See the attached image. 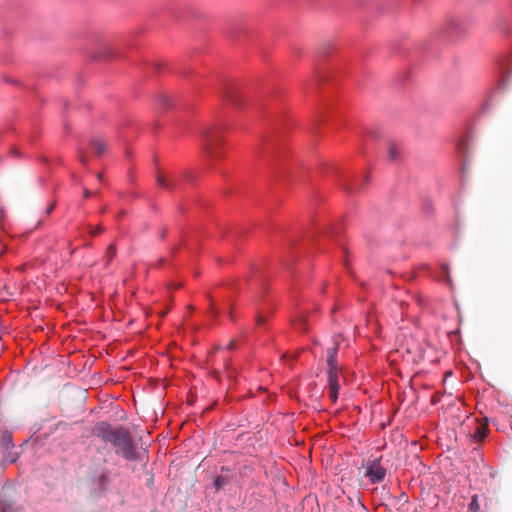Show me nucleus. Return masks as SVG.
<instances>
[{
	"mask_svg": "<svg viewBox=\"0 0 512 512\" xmlns=\"http://www.w3.org/2000/svg\"><path fill=\"white\" fill-rule=\"evenodd\" d=\"M400 151L396 144L390 143L388 147V157L390 161H396L399 158Z\"/></svg>",
	"mask_w": 512,
	"mask_h": 512,
	"instance_id": "11",
	"label": "nucleus"
},
{
	"mask_svg": "<svg viewBox=\"0 0 512 512\" xmlns=\"http://www.w3.org/2000/svg\"><path fill=\"white\" fill-rule=\"evenodd\" d=\"M339 340L338 336L334 338V345L327 349V366L328 368L338 367L337 353H338Z\"/></svg>",
	"mask_w": 512,
	"mask_h": 512,
	"instance_id": "6",
	"label": "nucleus"
},
{
	"mask_svg": "<svg viewBox=\"0 0 512 512\" xmlns=\"http://www.w3.org/2000/svg\"><path fill=\"white\" fill-rule=\"evenodd\" d=\"M306 315L304 314H299L297 319L295 320V326L301 330L302 332H305L307 330V327H306Z\"/></svg>",
	"mask_w": 512,
	"mask_h": 512,
	"instance_id": "12",
	"label": "nucleus"
},
{
	"mask_svg": "<svg viewBox=\"0 0 512 512\" xmlns=\"http://www.w3.org/2000/svg\"><path fill=\"white\" fill-rule=\"evenodd\" d=\"M79 158H80V161H81L83 164H86L87 159H86V157H85L83 154H80Z\"/></svg>",
	"mask_w": 512,
	"mask_h": 512,
	"instance_id": "20",
	"label": "nucleus"
},
{
	"mask_svg": "<svg viewBox=\"0 0 512 512\" xmlns=\"http://www.w3.org/2000/svg\"><path fill=\"white\" fill-rule=\"evenodd\" d=\"M227 99L235 106L241 105V100L238 97L236 91L229 92V94L227 95Z\"/></svg>",
	"mask_w": 512,
	"mask_h": 512,
	"instance_id": "13",
	"label": "nucleus"
},
{
	"mask_svg": "<svg viewBox=\"0 0 512 512\" xmlns=\"http://www.w3.org/2000/svg\"><path fill=\"white\" fill-rule=\"evenodd\" d=\"M102 231H103V227L99 225L95 229H91L90 234L92 236H96V235L100 234Z\"/></svg>",
	"mask_w": 512,
	"mask_h": 512,
	"instance_id": "16",
	"label": "nucleus"
},
{
	"mask_svg": "<svg viewBox=\"0 0 512 512\" xmlns=\"http://www.w3.org/2000/svg\"><path fill=\"white\" fill-rule=\"evenodd\" d=\"M339 367L327 369V384L329 388V397L333 403L338 399V392L340 389L339 384Z\"/></svg>",
	"mask_w": 512,
	"mask_h": 512,
	"instance_id": "4",
	"label": "nucleus"
},
{
	"mask_svg": "<svg viewBox=\"0 0 512 512\" xmlns=\"http://www.w3.org/2000/svg\"><path fill=\"white\" fill-rule=\"evenodd\" d=\"M54 207H55V204H51V205L47 208L46 213H47V214L51 213V211L54 209Z\"/></svg>",
	"mask_w": 512,
	"mask_h": 512,
	"instance_id": "22",
	"label": "nucleus"
},
{
	"mask_svg": "<svg viewBox=\"0 0 512 512\" xmlns=\"http://www.w3.org/2000/svg\"><path fill=\"white\" fill-rule=\"evenodd\" d=\"M0 447L7 458H10V461H14L15 458L11 455V450L13 449L12 435L8 431H3L0 434Z\"/></svg>",
	"mask_w": 512,
	"mask_h": 512,
	"instance_id": "5",
	"label": "nucleus"
},
{
	"mask_svg": "<svg viewBox=\"0 0 512 512\" xmlns=\"http://www.w3.org/2000/svg\"><path fill=\"white\" fill-rule=\"evenodd\" d=\"M115 256H116V246H115V244L112 243L107 247L105 254H104V260L106 261V266H108L113 261Z\"/></svg>",
	"mask_w": 512,
	"mask_h": 512,
	"instance_id": "9",
	"label": "nucleus"
},
{
	"mask_svg": "<svg viewBox=\"0 0 512 512\" xmlns=\"http://www.w3.org/2000/svg\"><path fill=\"white\" fill-rule=\"evenodd\" d=\"M228 483V480L224 477H216L214 480V486L217 490L224 487Z\"/></svg>",
	"mask_w": 512,
	"mask_h": 512,
	"instance_id": "14",
	"label": "nucleus"
},
{
	"mask_svg": "<svg viewBox=\"0 0 512 512\" xmlns=\"http://www.w3.org/2000/svg\"><path fill=\"white\" fill-rule=\"evenodd\" d=\"M236 342L234 340L230 341L228 344V349L233 350L235 348Z\"/></svg>",
	"mask_w": 512,
	"mask_h": 512,
	"instance_id": "19",
	"label": "nucleus"
},
{
	"mask_svg": "<svg viewBox=\"0 0 512 512\" xmlns=\"http://www.w3.org/2000/svg\"><path fill=\"white\" fill-rule=\"evenodd\" d=\"M264 318L261 315H258L256 318V322L258 325H262L264 323Z\"/></svg>",
	"mask_w": 512,
	"mask_h": 512,
	"instance_id": "18",
	"label": "nucleus"
},
{
	"mask_svg": "<svg viewBox=\"0 0 512 512\" xmlns=\"http://www.w3.org/2000/svg\"><path fill=\"white\" fill-rule=\"evenodd\" d=\"M469 509H470V511H473V512L478 511L479 503L477 501V497L476 496L473 497V499H472V501H471V503L469 505Z\"/></svg>",
	"mask_w": 512,
	"mask_h": 512,
	"instance_id": "15",
	"label": "nucleus"
},
{
	"mask_svg": "<svg viewBox=\"0 0 512 512\" xmlns=\"http://www.w3.org/2000/svg\"><path fill=\"white\" fill-rule=\"evenodd\" d=\"M487 425L481 424L476 427V431L474 432V438L477 441H482L487 436Z\"/></svg>",
	"mask_w": 512,
	"mask_h": 512,
	"instance_id": "10",
	"label": "nucleus"
},
{
	"mask_svg": "<svg viewBox=\"0 0 512 512\" xmlns=\"http://www.w3.org/2000/svg\"><path fill=\"white\" fill-rule=\"evenodd\" d=\"M94 434L104 442L113 444L117 448L116 454L128 461L137 460L136 446L131 434L125 427L113 428L110 424L101 422L95 427Z\"/></svg>",
	"mask_w": 512,
	"mask_h": 512,
	"instance_id": "1",
	"label": "nucleus"
},
{
	"mask_svg": "<svg viewBox=\"0 0 512 512\" xmlns=\"http://www.w3.org/2000/svg\"><path fill=\"white\" fill-rule=\"evenodd\" d=\"M385 475L386 470L381 466L379 459L367 462L364 476L369 478L371 483L375 484L381 482Z\"/></svg>",
	"mask_w": 512,
	"mask_h": 512,
	"instance_id": "3",
	"label": "nucleus"
},
{
	"mask_svg": "<svg viewBox=\"0 0 512 512\" xmlns=\"http://www.w3.org/2000/svg\"><path fill=\"white\" fill-rule=\"evenodd\" d=\"M450 27L451 28H456L457 27V21L456 20H451L450 21Z\"/></svg>",
	"mask_w": 512,
	"mask_h": 512,
	"instance_id": "21",
	"label": "nucleus"
},
{
	"mask_svg": "<svg viewBox=\"0 0 512 512\" xmlns=\"http://www.w3.org/2000/svg\"><path fill=\"white\" fill-rule=\"evenodd\" d=\"M97 178H98L99 180H103V174H102V173H98V174H97Z\"/></svg>",
	"mask_w": 512,
	"mask_h": 512,
	"instance_id": "24",
	"label": "nucleus"
},
{
	"mask_svg": "<svg viewBox=\"0 0 512 512\" xmlns=\"http://www.w3.org/2000/svg\"><path fill=\"white\" fill-rule=\"evenodd\" d=\"M201 147L204 153L213 160L221 159L222 154V137L219 132L214 129H206L201 134Z\"/></svg>",
	"mask_w": 512,
	"mask_h": 512,
	"instance_id": "2",
	"label": "nucleus"
},
{
	"mask_svg": "<svg viewBox=\"0 0 512 512\" xmlns=\"http://www.w3.org/2000/svg\"><path fill=\"white\" fill-rule=\"evenodd\" d=\"M157 184L167 190H174L177 187V181L174 178L166 177L158 174L156 177Z\"/></svg>",
	"mask_w": 512,
	"mask_h": 512,
	"instance_id": "7",
	"label": "nucleus"
},
{
	"mask_svg": "<svg viewBox=\"0 0 512 512\" xmlns=\"http://www.w3.org/2000/svg\"><path fill=\"white\" fill-rule=\"evenodd\" d=\"M166 236V229H162L160 232V238L163 239Z\"/></svg>",
	"mask_w": 512,
	"mask_h": 512,
	"instance_id": "23",
	"label": "nucleus"
},
{
	"mask_svg": "<svg viewBox=\"0 0 512 512\" xmlns=\"http://www.w3.org/2000/svg\"><path fill=\"white\" fill-rule=\"evenodd\" d=\"M91 147L93 148V151L97 156L103 155L106 151V143L100 138L92 139Z\"/></svg>",
	"mask_w": 512,
	"mask_h": 512,
	"instance_id": "8",
	"label": "nucleus"
},
{
	"mask_svg": "<svg viewBox=\"0 0 512 512\" xmlns=\"http://www.w3.org/2000/svg\"><path fill=\"white\" fill-rule=\"evenodd\" d=\"M229 317L231 318V320H233V315H232V311L231 310L229 311Z\"/></svg>",
	"mask_w": 512,
	"mask_h": 512,
	"instance_id": "25",
	"label": "nucleus"
},
{
	"mask_svg": "<svg viewBox=\"0 0 512 512\" xmlns=\"http://www.w3.org/2000/svg\"><path fill=\"white\" fill-rule=\"evenodd\" d=\"M92 195H93V192H91L90 190H88L86 188L83 190V197L84 198H88V197H90Z\"/></svg>",
	"mask_w": 512,
	"mask_h": 512,
	"instance_id": "17",
	"label": "nucleus"
}]
</instances>
